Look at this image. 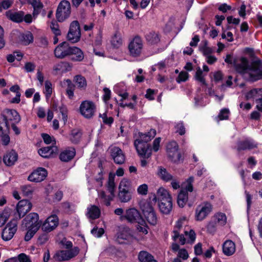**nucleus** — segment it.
<instances>
[{"mask_svg":"<svg viewBox=\"0 0 262 262\" xmlns=\"http://www.w3.org/2000/svg\"><path fill=\"white\" fill-rule=\"evenodd\" d=\"M235 68L247 80L255 81L262 79V62L260 60H255L249 64L248 60L242 57L239 62L236 64Z\"/></svg>","mask_w":262,"mask_h":262,"instance_id":"nucleus-1","label":"nucleus"},{"mask_svg":"<svg viewBox=\"0 0 262 262\" xmlns=\"http://www.w3.org/2000/svg\"><path fill=\"white\" fill-rule=\"evenodd\" d=\"M22 226L27 230L25 240L29 241L41 227V222L39 220L37 213L32 212L28 214L23 220Z\"/></svg>","mask_w":262,"mask_h":262,"instance_id":"nucleus-2","label":"nucleus"},{"mask_svg":"<svg viewBox=\"0 0 262 262\" xmlns=\"http://www.w3.org/2000/svg\"><path fill=\"white\" fill-rule=\"evenodd\" d=\"M140 206L146 221L150 225L155 226L158 222V217L151 203L148 201H143Z\"/></svg>","mask_w":262,"mask_h":262,"instance_id":"nucleus-3","label":"nucleus"},{"mask_svg":"<svg viewBox=\"0 0 262 262\" xmlns=\"http://www.w3.org/2000/svg\"><path fill=\"white\" fill-rule=\"evenodd\" d=\"M213 206L209 202H203L199 204L195 209L194 219L196 221L205 220L212 211Z\"/></svg>","mask_w":262,"mask_h":262,"instance_id":"nucleus-4","label":"nucleus"},{"mask_svg":"<svg viewBox=\"0 0 262 262\" xmlns=\"http://www.w3.org/2000/svg\"><path fill=\"white\" fill-rule=\"evenodd\" d=\"M121 220H126L130 223H137L140 225L145 224L144 220L141 217L139 211L135 208H130L126 210L123 215L120 217Z\"/></svg>","mask_w":262,"mask_h":262,"instance_id":"nucleus-5","label":"nucleus"},{"mask_svg":"<svg viewBox=\"0 0 262 262\" xmlns=\"http://www.w3.org/2000/svg\"><path fill=\"white\" fill-rule=\"evenodd\" d=\"M79 252V249L77 247L70 250L57 251L53 256V259L57 262L69 260L76 256Z\"/></svg>","mask_w":262,"mask_h":262,"instance_id":"nucleus-6","label":"nucleus"},{"mask_svg":"<svg viewBox=\"0 0 262 262\" xmlns=\"http://www.w3.org/2000/svg\"><path fill=\"white\" fill-rule=\"evenodd\" d=\"M71 14V5L67 1H61L57 7L56 17L57 20L62 22L68 18Z\"/></svg>","mask_w":262,"mask_h":262,"instance_id":"nucleus-7","label":"nucleus"},{"mask_svg":"<svg viewBox=\"0 0 262 262\" xmlns=\"http://www.w3.org/2000/svg\"><path fill=\"white\" fill-rule=\"evenodd\" d=\"M128 48L132 56L138 57L141 55L143 50V41L140 37L136 36L130 41Z\"/></svg>","mask_w":262,"mask_h":262,"instance_id":"nucleus-8","label":"nucleus"},{"mask_svg":"<svg viewBox=\"0 0 262 262\" xmlns=\"http://www.w3.org/2000/svg\"><path fill=\"white\" fill-rule=\"evenodd\" d=\"M79 108L81 114L85 118L89 119L94 116L96 106L92 101L85 100L82 102Z\"/></svg>","mask_w":262,"mask_h":262,"instance_id":"nucleus-9","label":"nucleus"},{"mask_svg":"<svg viewBox=\"0 0 262 262\" xmlns=\"http://www.w3.org/2000/svg\"><path fill=\"white\" fill-rule=\"evenodd\" d=\"M81 32L78 21L76 20L72 21L67 35L68 39L72 42H76L79 40Z\"/></svg>","mask_w":262,"mask_h":262,"instance_id":"nucleus-10","label":"nucleus"},{"mask_svg":"<svg viewBox=\"0 0 262 262\" xmlns=\"http://www.w3.org/2000/svg\"><path fill=\"white\" fill-rule=\"evenodd\" d=\"M17 222L16 220H12L4 229L2 237L6 241L10 240L17 230Z\"/></svg>","mask_w":262,"mask_h":262,"instance_id":"nucleus-11","label":"nucleus"},{"mask_svg":"<svg viewBox=\"0 0 262 262\" xmlns=\"http://www.w3.org/2000/svg\"><path fill=\"white\" fill-rule=\"evenodd\" d=\"M134 146L140 157L148 158L151 156L152 149L148 143L135 141Z\"/></svg>","mask_w":262,"mask_h":262,"instance_id":"nucleus-12","label":"nucleus"},{"mask_svg":"<svg viewBox=\"0 0 262 262\" xmlns=\"http://www.w3.org/2000/svg\"><path fill=\"white\" fill-rule=\"evenodd\" d=\"M58 225V218L57 215L53 214L49 216L45 222L41 223V230L48 233L54 230Z\"/></svg>","mask_w":262,"mask_h":262,"instance_id":"nucleus-13","label":"nucleus"},{"mask_svg":"<svg viewBox=\"0 0 262 262\" xmlns=\"http://www.w3.org/2000/svg\"><path fill=\"white\" fill-rule=\"evenodd\" d=\"M166 151L168 157L174 162L180 161L181 155L178 151V145L176 142H170L167 145Z\"/></svg>","mask_w":262,"mask_h":262,"instance_id":"nucleus-14","label":"nucleus"},{"mask_svg":"<svg viewBox=\"0 0 262 262\" xmlns=\"http://www.w3.org/2000/svg\"><path fill=\"white\" fill-rule=\"evenodd\" d=\"M32 205L31 203L27 200H22L18 202L16 206V211L18 217H16L20 219L28 212L32 208Z\"/></svg>","mask_w":262,"mask_h":262,"instance_id":"nucleus-15","label":"nucleus"},{"mask_svg":"<svg viewBox=\"0 0 262 262\" xmlns=\"http://www.w3.org/2000/svg\"><path fill=\"white\" fill-rule=\"evenodd\" d=\"M3 115L6 125L8 128L9 121L12 123L16 124L20 121V117L18 113L14 110H5L3 112Z\"/></svg>","mask_w":262,"mask_h":262,"instance_id":"nucleus-16","label":"nucleus"},{"mask_svg":"<svg viewBox=\"0 0 262 262\" xmlns=\"http://www.w3.org/2000/svg\"><path fill=\"white\" fill-rule=\"evenodd\" d=\"M185 221V219H180L177 221L175 227L173 231V235H172V239L176 241L179 238V241L182 245H183L186 243V238L184 237L182 234H180L181 230H183L182 229L183 222Z\"/></svg>","mask_w":262,"mask_h":262,"instance_id":"nucleus-17","label":"nucleus"},{"mask_svg":"<svg viewBox=\"0 0 262 262\" xmlns=\"http://www.w3.org/2000/svg\"><path fill=\"white\" fill-rule=\"evenodd\" d=\"M71 47L67 42L60 43L54 50L55 57L59 59H63L69 56Z\"/></svg>","mask_w":262,"mask_h":262,"instance_id":"nucleus-18","label":"nucleus"},{"mask_svg":"<svg viewBox=\"0 0 262 262\" xmlns=\"http://www.w3.org/2000/svg\"><path fill=\"white\" fill-rule=\"evenodd\" d=\"M110 154L114 162L117 164H122L125 161V155L122 150L118 147L110 148Z\"/></svg>","mask_w":262,"mask_h":262,"instance_id":"nucleus-19","label":"nucleus"},{"mask_svg":"<svg viewBox=\"0 0 262 262\" xmlns=\"http://www.w3.org/2000/svg\"><path fill=\"white\" fill-rule=\"evenodd\" d=\"M47 176V171L43 168H39L31 173L28 177V180L38 183L43 181Z\"/></svg>","mask_w":262,"mask_h":262,"instance_id":"nucleus-20","label":"nucleus"},{"mask_svg":"<svg viewBox=\"0 0 262 262\" xmlns=\"http://www.w3.org/2000/svg\"><path fill=\"white\" fill-rule=\"evenodd\" d=\"M72 64L68 62H60L55 64L53 68L54 75L62 74L72 70Z\"/></svg>","mask_w":262,"mask_h":262,"instance_id":"nucleus-21","label":"nucleus"},{"mask_svg":"<svg viewBox=\"0 0 262 262\" xmlns=\"http://www.w3.org/2000/svg\"><path fill=\"white\" fill-rule=\"evenodd\" d=\"M171 200L172 198L169 192L163 187H160L158 189L156 194H154L153 198L154 201H158V202Z\"/></svg>","mask_w":262,"mask_h":262,"instance_id":"nucleus-22","label":"nucleus"},{"mask_svg":"<svg viewBox=\"0 0 262 262\" xmlns=\"http://www.w3.org/2000/svg\"><path fill=\"white\" fill-rule=\"evenodd\" d=\"M156 135V130L154 129H150L148 132L144 133L139 132L136 135L135 141L148 143L155 137Z\"/></svg>","mask_w":262,"mask_h":262,"instance_id":"nucleus-23","label":"nucleus"},{"mask_svg":"<svg viewBox=\"0 0 262 262\" xmlns=\"http://www.w3.org/2000/svg\"><path fill=\"white\" fill-rule=\"evenodd\" d=\"M38 152L39 155L45 158L54 157L58 152V148L56 146H48L40 148Z\"/></svg>","mask_w":262,"mask_h":262,"instance_id":"nucleus-24","label":"nucleus"},{"mask_svg":"<svg viewBox=\"0 0 262 262\" xmlns=\"http://www.w3.org/2000/svg\"><path fill=\"white\" fill-rule=\"evenodd\" d=\"M71 59L73 61H81L84 59V54L82 50L76 47H71L69 53Z\"/></svg>","mask_w":262,"mask_h":262,"instance_id":"nucleus-25","label":"nucleus"},{"mask_svg":"<svg viewBox=\"0 0 262 262\" xmlns=\"http://www.w3.org/2000/svg\"><path fill=\"white\" fill-rule=\"evenodd\" d=\"M18 159L17 154L13 150L7 152L3 157L4 163L8 166L13 165Z\"/></svg>","mask_w":262,"mask_h":262,"instance_id":"nucleus-26","label":"nucleus"},{"mask_svg":"<svg viewBox=\"0 0 262 262\" xmlns=\"http://www.w3.org/2000/svg\"><path fill=\"white\" fill-rule=\"evenodd\" d=\"M6 15L11 20L19 23L23 20L24 13L23 11H16L13 10L7 11Z\"/></svg>","mask_w":262,"mask_h":262,"instance_id":"nucleus-27","label":"nucleus"},{"mask_svg":"<svg viewBox=\"0 0 262 262\" xmlns=\"http://www.w3.org/2000/svg\"><path fill=\"white\" fill-rule=\"evenodd\" d=\"M75 153V149L74 148L68 147L61 152L59 158L62 161L68 162L74 158Z\"/></svg>","mask_w":262,"mask_h":262,"instance_id":"nucleus-28","label":"nucleus"},{"mask_svg":"<svg viewBox=\"0 0 262 262\" xmlns=\"http://www.w3.org/2000/svg\"><path fill=\"white\" fill-rule=\"evenodd\" d=\"M256 147V144L252 140L247 139L238 142L237 149L238 151L242 150H250Z\"/></svg>","mask_w":262,"mask_h":262,"instance_id":"nucleus-29","label":"nucleus"},{"mask_svg":"<svg viewBox=\"0 0 262 262\" xmlns=\"http://www.w3.org/2000/svg\"><path fill=\"white\" fill-rule=\"evenodd\" d=\"M223 251L226 255H232L235 251V244L230 240L226 241L223 244Z\"/></svg>","mask_w":262,"mask_h":262,"instance_id":"nucleus-30","label":"nucleus"},{"mask_svg":"<svg viewBox=\"0 0 262 262\" xmlns=\"http://www.w3.org/2000/svg\"><path fill=\"white\" fill-rule=\"evenodd\" d=\"M129 235V228L126 227H119L117 233V240L119 243L122 242L120 240L127 239Z\"/></svg>","mask_w":262,"mask_h":262,"instance_id":"nucleus-31","label":"nucleus"},{"mask_svg":"<svg viewBox=\"0 0 262 262\" xmlns=\"http://www.w3.org/2000/svg\"><path fill=\"white\" fill-rule=\"evenodd\" d=\"M60 85L62 88H66V93L70 98L74 96V85L70 79H64L60 82Z\"/></svg>","mask_w":262,"mask_h":262,"instance_id":"nucleus-32","label":"nucleus"},{"mask_svg":"<svg viewBox=\"0 0 262 262\" xmlns=\"http://www.w3.org/2000/svg\"><path fill=\"white\" fill-rule=\"evenodd\" d=\"M140 262H158L154 256L146 251H141L138 255Z\"/></svg>","mask_w":262,"mask_h":262,"instance_id":"nucleus-33","label":"nucleus"},{"mask_svg":"<svg viewBox=\"0 0 262 262\" xmlns=\"http://www.w3.org/2000/svg\"><path fill=\"white\" fill-rule=\"evenodd\" d=\"M100 210L99 208L95 205H91L87 209V216L92 220L99 217L100 215Z\"/></svg>","mask_w":262,"mask_h":262,"instance_id":"nucleus-34","label":"nucleus"},{"mask_svg":"<svg viewBox=\"0 0 262 262\" xmlns=\"http://www.w3.org/2000/svg\"><path fill=\"white\" fill-rule=\"evenodd\" d=\"M159 208L161 213L165 214H169L172 208V203L171 201H167L165 202H159Z\"/></svg>","mask_w":262,"mask_h":262,"instance_id":"nucleus-35","label":"nucleus"},{"mask_svg":"<svg viewBox=\"0 0 262 262\" xmlns=\"http://www.w3.org/2000/svg\"><path fill=\"white\" fill-rule=\"evenodd\" d=\"M74 81L75 82V85L81 90H85L87 86V82L85 78L80 75H78L74 77Z\"/></svg>","mask_w":262,"mask_h":262,"instance_id":"nucleus-36","label":"nucleus"},{"mask_svg":"<svg viewBox=\"0 0 262 262\" xmlns=\"http://www.w3.org/2000/svg\"><path fill=\"white\" fill-rule=\"evenodd\" d=\"M157 174L160 179L165 182L170 181L171 180H172V176L164 168L159 167Z\"/></svg>","mask_w":262,"mask_h":262,"instance_id":"nucleus-37","label":"nucleus"},{"mask_svg":"<svg viewBox=\"0 0 262 262\" xmlns=\"http://www.w3.org/2000/svg\"><path fill=\"white\" fill-rule=\"evenodd\" d=\"M29 3L32 6L34 9L33 15H37L42 9L43 5L39 0H29Z\"/></svg>","mask_w":262,"mask_h":262,"instance_id":"nucleus-38","label":"nucleus"},{"mask_svg":"<svg viewBox=\"0 0 262 262\" xmlns=\"http://www.w3.org/2000/svg\"><path fill=\"white\" fill-rule=\"evenodd\" d=\"M19 40L23 44L28 45L32 42L33 40V35L29 31L26 32L20 35Z\"/></svg>","mask_w":262,"mask_h":262,"instance_id":"nucleus-39","label":"nucleus"},{"mask_svg":"<svg viewBox=\"0 0 262 262\" xmlns=\"http://www.w3.org/2000/svg\"><path fill=\"white\" fill-rule=\"evenodd\" d=\"M188 200V194L184 190H181L178 195L177 203L179 207H183Z\"/></svg>","mask_w":262,"mask_h":262,"instance_id":"nucleus-40","label":"nucleus"},{"mask_svg":"<svg viewBox=\"0 0 262 262\" xmlns=\"http://www.w3.org/2000/svg\"><path fill=\"white\" fill-rule=\"evenodd\" d=\"M118 198L121 202L126 203L129 202L132 199L130 191L119 190Z\"/></svg>","mask_w":262,"mask_h":262,"instance_id":"nucleus-41","label":"nucleus"},{"mask_svg":"<svg viewBox=\"0 0 262 262\" xmlns=\"http://www.w3.org/2000/svg\"><path fill=\"white\" fill-rule=\"evenodd\" d=\"M112 45L116 48H119L123 44V39L120 33L117 32L114 34L112 39Z\"/></svg>","mask_w":262,"mask_h":262,"instance_id":"nucleus-42","label":"nucleus"},{"mask_svg":"<svg viewBox=\"0 0 262 262\" xmlns=\"http://www.w3.org/2000/svg\"><path fill=\"white\" fill-rule=\"evenodd\" d=\"M114 196V193L106 195L104 191L98 192V197L101 200L102 203H104L106 206H110V202Z\"/></svg>","mask_w":262,"mask_h":262,"instance_id":"nucleus-43","label":"nucleus"},{"mask_svg":"<svg viewBox=\"0 0 262 262\" xmlns=\"http://www.w3.org/2000/svg\"><path fill=\"white\" fill-rule=\"evenodd\" d=\"M147 41L151 44H156L160 41V37L158 33L155 32L148 33L146 35Z\"/></svg>","mask_w":262,"mask_h":262,"instance_id":"nucleus-44","label":"nucleus"},{"mask_svg":"<svg viewBox=\"0 0 262 262\" xmlns=\"http://www.w3.org/2000/svg\"><path fill=\"white\" fill-rule=\"evenodd\" d=\"M81 136V133L80 130L78 129H74L72 130L71 133L70 134V140L74 143H78Z\"/></svg>","mask_w":262,"mask_h":262,"instance_id":"nucleus-45","label":"nucleus"},{"mask_svg":"<svg viewBox=\"0 0 262 262\" xmlns=\"http://www.w3.org/2000/svg\"><path fill=\"white\" fill-rule=\"evenodd\" d=\"M10 214V209L9 208H5L3 211L0 214V227L3 226Z\"/></svg>","mask_w":262,"mask_h":262,"instance_id":"nucleus-46","label":"nucleus"},{"mask_svg":"<svg viewBox=\"0 0 262 262\" xmlns=\"http://www.w3.org/2000/svg\"><path fill=\"white\" fill-rule=\"evenodd\" d=\"M131 183L130 181L126 179L123 178L120 182L119 185V190H128L130 191Z\"/></svg>","mask_w":262,"mask_h":262,"instance_id":"nucleus-47","label":"nucleus"},{"mask_svg":"<svg viewBox=\"0 0 262 262\" xmlns=\"http://www.w3.org/2000/svg\"><path fill=\"white\" fill-rule=\"evenodd\" d=\"M206 74H204L202 70L200 67H198L196 69V71L194 76V78L196 80L200 82L203 85H206L205 79L204 78Z\"/></svg>","mask_w":262,"mask_h":262,"instance_id":"nucleus-48","label":"nucleus"},{"mask_svg":"<svg viewBox=\"0 0 262 262\" xmlns=\"http://www.w3.org/2000/svg\"><path fill=\"white\" fill-rule=\"evenodd\" d=\"M115 187V175L110 173L109 175L108 181L107 183V190L111 194L114 193V188Z\"/></svg>","mask_w":262,"mask_h":262,"instance_id":"nucleus-49","label":"nucleus"},{"mask_svg":"<svg viewBox=\"0 0 262 262\" xmlns=\"http://www.w3.org/2000/svg\"><path fill=\"white\" fill-rule=\"evenodd\" d=\"M215 221L220 225H224L227 222V217L225 214L219 212L214 215Z\"/></svg>","mask_w":262,"mask_h":262,"instance_id":"nucleus-50","label":"nucleus"},{"mask_svg":"<svg viewBox=\"0 0 262 262\" xmlns=\"http://www.w3.org/2000/svg\"><path fill=\"white\" fill-rule=\"evenodd\" d=\"M187 238L188 242L193 243L195 239V234L193 230L186 228L183 230Z\"/></svg>","mask_w":262,"mask_h":262,"instance_id":"nucleus-51","label":"nucleus"},{"mask_svg":"<svg viewBox=\"0 0 262 262\" xmlns=\"http://www.w3.org/2000/svg\"><path fill=\"white\" fill-rule=\"evenodd\" d=\"M194 181L193 177H189L186 181L183 184V188L182 190H184L185 192L193 191L192 183Z\"/></svg>","mask_w":262,"mask_h":262,"instance_id":"nucleus-52","label":"nucleus"},{"mask_svg":"<svg viewBox=\"0 0 262 262\" xmlns=\"http://www.w3.org/2000/svg\"><path fill=\"white\" fill-rule=\"evenodd\" d=\"M261 89H254L248 92L246 95L247 99H251L253 98H259Z\"/></svg>","mask_w":262,"mask_h":262,"instance_id":"nucleus-53","label":"nucleus"},{"mask_svg":"<svg viewBox=\"0 0 262 262\" xmlns=\"http://www.w3.org/2000/svg\"><path fill=\"white\" fill-rule=\"evenodd\" d=\"M23 194L26 196L31 195L34 192V189L33 187L29 185H26L20 187Z\"/></svg>","mask_w":262,"mask_h":262,"instance_id":"nucleus-54","label":"nucleus"},{"mask_svg":"<svg viewBox=\"0 0 262 262\" xmlns=\"http://www.w3.org/2000/svg\"><path fill=\"white\" fill-rule=\"evenodd\" d=\"M53 88L52 84L49 81H46L45 82V90L44 93L47 97H50L52 93Z\"/></svg>","mask_w":262,"mask_h":262,"instance_id":"nucleus-55","label":"nucleus"},{"mask_svg":"<svg viewBox=\"0 0 262 262\" xmlns=\"http://www.w3.org/2000/svg\"><path fill=\"white\" fill-rule=\"evenodd\" d=\"M50 28L53 33L56 36H59L61 34L60 30L59 29V26L56 21H52L50 24Z\"/></svg>","mask_w":262,"mask_h":262,"instance_id":"nucleus-56","label":"nucleus"},{"mask_svg":"<svg viewBox=\"0 0 262 262\" xmlns=\"http://www.w3.org/2000/svg\"><path fill=\"white\" fill-rule=\"evenodd\" d=\"M42 137L45 143L47 144H52V145H54L56 143L55 138L53 137L50 136L48 134H42Z\"/></svg>","mask_w":262,"mask_h":262,"instance_id":"nucleus-57","label":"nucleus"},{"mask_svg":"<svg viewBox=\"0 0 262 262\" xmlns=\"http://www.w3.org/2000/svg\"><path fill=\"white\" fill-rule=\"evenodd\" d=\"M16 258L19 262H32L30 257L24 253L18 254Z\"/></svg>","mask_w":262,"mask_h":262,"instance_id":"nucleus-58","label":"nucleus"},{"mask_svg":"<svg viewBox=\"0 0 262 262\" xmlns=\"http://www.w3.org/2000/svg\"><path fill=\"white\" fill-rule=\"evenodd\" d=\"M0 136H1L3 144L4 145H8L10 142V137L7 134V132L6 130L4 132L3 128H2V132H0Z\"/></svg>","mask_w":262,"mask_h":262,"instance_id":"nucleus-59","label":"nucleus"},{"mask_svg":"<svg viewBox=\"0 0 262 262\" xmlns=\"http://www.w3.org/2000/svg\"><path fill=\"white\" fill-rule=\"evenodd\" d=\"M229 114V110L227 108L222 109L219 113L217 118L219 120L228 119Z\"/></svg>","mask_w":262,"mask_h":262,"instance_id":"nucleus-60","label":"nucleus"},{"mask_svg":"<svg viewBox=\"0 0 262 262\" xmlns=\"http://www.w3.org/2000/svg\"><path fill=\"white\" fill-rule=\"evenodd\" d=\"M188 73L186 72L182 71L180 73L176 81L178 83L186 81L188 78Z\"/></svg>","mask_w":262,"mask_h":262,"instance_id":"nucleus-61","label":"nucleus"},{"mask_svg":"<svg viewBox=\"0 0 262 262\" xmlns=\"http://www.w3.org/2000/svg\"><path fill=\"white\" fill-rule=\"evenodd\" d=\"M14 0H2L0 3V11L2 9H7L11 7Z\"/></svg>","mask_w":262,"mask_h":262,"instance_id":"nucleus-62","label":"nucleus"},{"mask_svg":"<svg viewBox=\"0 0 262 262\" xmlns=\"http://www.w3.org/2000/svg\"><path fill=\"white\" fill-rule=\"evenodd\" d=\"M104 229L102 228H98L97 227L94 228L91 230V233L96 237H101L104 233Z\"/></svg>","mask_w":262,"mask_h":262,"instance_id":"nucleus-63","label":"nucleus"},{"mask_svg":"<svg viewBox=\"0 0 262 262\" xmlns=\"http://www.w3.org/2000/svg\"><path fill=\"white\" fill-rule=\"evenodd\" d=\"M148 191V186L146 184L140 185L137 188V192L139 194L146 195Z\"/></svg>","mask_w":262,"mask_h":262,"instance_id":"nucleus-64","label":"nucleus"}]
</instances>
